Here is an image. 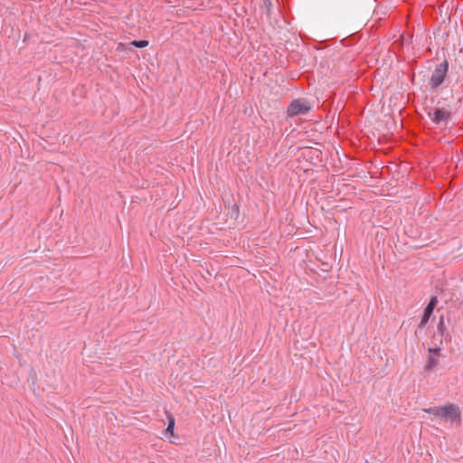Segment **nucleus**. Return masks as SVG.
Listing matches in <instances>:
<instances>
[{"mask_svg": "<svg viewBox=\"0 0 463 463\" xmlns=\"http://www.w3.org/2000/svg\"><path fill=\"white\" fill-rule=\"evenodd\" d=\"M449 70V63L447 61L439 64L431 74L430 80V86L431 89H438L445 80Z\"/></svg>", "mask_w": 463, "mask_h": 463, "instance_id": "obj_1", "label": "nucleus"}, {"mask_svg": "<svg viewBox=\"0 0 463 463\" xmlns=\"http://www.w3.org/2000/svg\"><path fill=\"white\" fill-rule=\"evenodd\" d=\"M311 109L310 104L305 99H294L288 108V117L304 116Z\"/></svg>", "mask_w": 463, "mask_h": 463, "instance_id": "obj_2", "label": "nucleus"}, {"mask_svg": "<svg viewBox=\"0 0 463 463\" xmlns=\"http://www.w3.org/2000/svg\"><path fill=\"white\" fill-rule=\"evenodd\" d=\"M439 418L444 420L445 421H449L451 423H459L460 422V411L458 406L456 404L450 403L445 406H442V411Z\"/></svg>", "mask_w": 463, "mask_h": 463, "instance_id": "obj_3", "label": "nucleus"}, {"mask_svg": "<svg viewBox=\"0 0 463 463\" xmlns=\"http://www.w3.org/2000/svg\"><path fill=\"white\" fill-rule=\"evenodd\" d=\"M430 119L437 125L444 123L445 125L450 118V112L444 109H435L433 112L429 113Z\"/></svg>", "mask_w": 463, "mask_h": 463, "instance_id": "obj_4", "label": "nucleus"}, {"mask_svg": "<svg viewBox=\"0 0 463 463\" xmlns=\"http://www.w3.org/2000/svg\"><path fill=\"white\" fill-rule=\"evenodd\" d=\"M440 348H429V357L427 363L425 364V371L430 372L432 371L439 364Z\"/></svg>", "mask_w": 463, "mask_h": 463, "instance_id": "obj_5", "label": "nucleus"}, {"mask_svg": "<svg viewBox=\"0 0 463 463\" xmlns=\"http://www.w3.org/2000/svg\"><path fill=\"white\" fill-rule=\"evenodd\" d=\"M438 303L437 297H432L424 309L423 316L421 317L420 327H423L429 321L436 305Z\"/></svg>", "mask_w": 463, "mask_h": 463, "instance_id": "obj_6", "label": "nucleus"}, {"mask_svg": "<svg viewBox=\"0 0 463 463\" xmlns=\"http://www.w3.org/2000/svg\"><path fill=\"white\" fill-rule=\"evenodd\" d=\"M425 412L429 413V414H431L433 415L434 417H438L439 418L440 414H441V411H442V406L441 407H431V408H429V409H424L423 410Z\"/></svg>", "mask_w": 463, "mask_h": 463, "instance_id": "obj_7", "label": "nucleus"}, {"mask_svg": "<svg viewBox=\"0 0 463 463\" xmlns=\"http://www.w3.org/2000/svg\"><path fill=\"white\" fill-rule=\"evenodd\" d=\"M131 44L137 48H144L148 45V41L146 40H140V41H133L131 42Z\"/></svg>", "mask_w": 463, "mask_h": 463, "instance_id": "obj_8", "label": "nucleus"}, {"mask_svg": "<svg viewBox=\"0 0 463 463\" xmlns=\"http://www.w3.org/2000/svg\"><path fill=\"white\" fill-rule=\"evenodd\" d=\"M168 426L166 428V432L171 433L173 435L174 428H175V419L172 416H168Z\"/></svg>", "mask_w": 463, "mask_h": 463, "instance_id": "obj_9", "label": "nucleus"}, {"mask_svg": "<svg viewBox=\"0 0 463 463\" xmlns=\"http://www.w3.org/2000/svg\"><path fill=\"white\" fill-rule=\"evenodd\" d=\"M437 330L439 334L443 335L444 333V330H445V324H444V317L441 316L439 317V324L437 326Z\"/></svg>", "mask_w": 463, "mask_h": 463, "instance_id": "obj_10", "label": "nucleus"}]
</instances>
